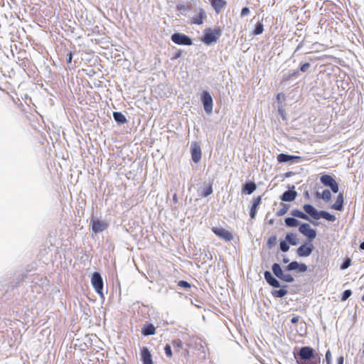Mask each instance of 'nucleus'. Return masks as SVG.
Returning <instances> with one entry per match:
<instances>
[{
	"instance_id": "nucleus-35",
	"label": "nucleus",
	"mask_w": 364,
	"mask_h": 364,
	"mask_svg": "<svg viewBox=\"0 0 364 364\" xmlns=\"http://www.w3.org/2000/svg\"><path fill=\"white\" fill-rule=\"evenodd\" d=\"M289 244L286 240H281L279 242V250L283 252H287L289 250Z\"/></svg>"
},
{
	"instance_id": "nucleus-60",
	"label": "nucleus",
	"mask_w": 364,
	"mask_h": 364,
	"mask_svg": "<svg viewBox=\"0 0 364 364\" xmlns=\"http://www.w3.org/2000/svg\"><path fill=\"white\" fill-rule=\"evenodd\" d=\"M305 196L309 198V192L308 191H306L305 193Z\"/></svg>"
},
{
	"instance_id": "nucleus-42",
	"label": "nucleus",
	"mask_w": 364,
	"mask_h": 364,
	"mask_svg": "<svg viewBox=\"0 0 364 364\" xmlns=\"http://www.w3.org/2000/svg\"><path fill=\"white\" fill-rule=\"evenodd\" d=\"M310 66H311V64L309 63H303L300 65L299 70H298L299 71V73L300 72L304 73L308 70V69L310 68Z\"/></svg>"
},
{
	"instance_id": "nucleus-59",
	"label": "nucleus",
	"mask_w": 364,
	"mask_h": 364,
	"mask_svg": "<svg viewBox=\"0 0 364 364\" xmlns=\"http://www.w3.org/2000/svg\"><path fill=\"white\" fill-rule=\"evenodd\" d=\"M188 6V11H190L191 9V5H186Z\"/></svg>"
},
{
	"instance_id": "nucleus-44",
	"label": "nucleus",
	"mask_w": 364,
	"mask_h": 364,
	"mask_svg": "<svg viewBox=\"0 0 364 364\" xmlns=\"http://www.w3.org/2000/svg\"><path fill=\"white\" fill-rule=\"evenodd\" d=\"M250 14V9L248 7H243L240 12V16L245 17Z\"/></svg>"
},
{
	"instance_id": "nucleus-24",
	"label": "nucleus",
	"mask_w": 364,
	"mask_h": 364,
	"mask_svg": "<svg viewBox=\"0 0 364 364\" xmlns=\"http://www.w3.org/2000/svg\"><path fill=\"white\" fill-rule=\"evenodd\" d=\"M141 333L145 336H152L156 333V328L151 323L144 324L141 328Z\"/></svg>"
},
{
	"instance_id": "nucleus-18",
	"label": "nucleus",
	"mask_w": 364,
	"mask_h": 364,
	"mask_svg": "<svg viewBox=\"0 0 364 364\" xmlns=\"http://www.w3.org/2000/svg\"><path fill=\"white\" fill-rule=\"evenodd\" d=\"M141 360L143 364H154L151 352L146 346L141 348Z\"/></svg>"
},
{
	"instance_id": "nucleus-40",
	"label": "nucleus",
	"mask_w": 364,
	"mask_h": 364,
	"mask_svg": "<svg viewBox=\"0 0 364 364\" xmlns=\"http://www.w3.org/2000/svg\"><path fill=\"white\" fill-rule=\"evenodd\" d=\"M178 286L186 289H190L191 287V284L185 280H180L178 282Z\"/></svg>"
},
{
	"instance_id": "nucleus-26",
	"label": "nucleus",
	"mask_w": 364,
	"mask_h": 364,
	"mask_svg": "<svg viewBox=\"0 0 364 364\" xmlns=\"http://www.w3.org/2000/svg\"><path fill=\"white\" fill-rule=\"evenodd\" d=\"M213 183L209 182L208 183H204V186L201 188L200 196L203 198H206L213 193Z\"/></svg>"
},
{
	"instance_id": "nucleus-16",
	"label": "nucleus",
	"mask_w": 364,
	"mask_h": 364,
	"mask_svg": "<svg viewBox=\"0 0 364 364\" xmlns=\"http://www.w3.org/2000/svg\"><path fill=\"white\" fill-rule=\"evenodd\" d=\"M196 11L197 12V14L191 18V23L201 25L203 24L204 19L207 17L206 12L201 7L196 9Z\"/></svg>"
},
{
	"instance_id": "nucleus-12",
	"label": "nucleus",
	"mask_w": 364,
	"mask_h": 364,
	"mask_svg": "<svg viewBox=\"0 0 364 364\" xmlns=\"http://www.w3.org/2000/svg\"><path fill=\"white\" fill-rule=\"evenodd\" d=\"M212 231L218 237L227 242H230L232 240L233 237L232 232L222 227H213Z\"/></svg>"
},
{
	"instance_id": "nucleus-54",
	"label": "nucleus",
	"mask_w": 364,
	"mask_h": 364,
	"mask_svg": "<svg viewBox=\"0 0 364 364\" xmlns=\"http://www.w3.org/2000/svg\"><path fill=\"white\" fill-rule=\"evenodd\" d=\"M204 258H206L208 260H211L213 257H212V255L210 253L209 254H205V257Z\"/></svg>"
},
{
	"instance_id": "nucleus-28",
	"label": "nucleus",
	"mask_w": 364,
	"mask_h": 364,
	"mask_svg": "<svg viewBox=\"0 0 364 364\" xmlns=\"http://www.w3.org/2000/svg\"><path fill=\"white\" fill-rule=\"evenodd\" d=\"M285 225L289 228H295L300 225L301 223L294 217H287L284 219Z\"/></svg>"
},
{
	"instance_id": "nucleus-15",
	"label": "nucleus",
	"mask_w": 364,
	"mask_h": 364,
	"mask_svg": "<svg viewBox=\"0 0 364 364\" xmlns=\"http://www.w3.org/2000/svg\"><path fill=\"white\" fill-rule=\"evenodd\" d=\"M296 196L297 192L295 191V186H291L282 194L280 199L284 202H291L296 199Z\"/></svg>"
},
{
	"instance_id": "nucleus-39",
	"label": "nucleus",
	"mask_w": 364,
	"mask_h": 364,
	"mask_svg": "<svg viewBox=\"0 0 364 364\" xmlns=\"http://www.w3.org/2000/svg\"><path fill=\"white\" fill-rule=\"evenodd\" d=\"M352 295V291L350 289L345 290L341 297L342 301H346Z\"/></svg>"
},
{
	"instance_id": "nucleus-45",
	"label": "nucleus",
	"mask_w": 364,
	"mask_h": 364,
	"mask_svg": "<svg viewBox=\"0 0 364 364\" xmlns=\"http://www.w3.org/2000/svg\"><path fill=\"white\" fill-rule=\"evenodd\" d=\"M325 359L327 364H331V353L330 350H328L325 355Z\"/></svg>"
},
{
	"instance_id": "nucleus-25",
	"label": "nucleus",
	"mask_w": 364,
	"mask_h": 364,
	"mask_svg": "<svg viewBox=\"0 0 364 364\" xmlns=\"http://www.w3.org/2000/svg\"><path fill=\"white\" fill-rule=\"evenodd\" d=\"M320 181L324 186L330 188L336 182V180L331 175L324 174L320 177Z\"/></svg>"
},
{
	"instance_id": "nucleus-57",
	"label": "nucleus",
	"mask_w": 364,
	"mask_h": 364,
	"mask_svg": "<svg viewBox=\"0 0 364 364\" xmlns=\"http://www.w3.org/2000/svg\"><path fill=\"white\" fill-rule=\"evenodd\" d=\"M274 218H271V219H269V220H268V224H269V225H273V224H274Z\"/></svg>"
},
{
	"instance_id": "nucleus-50",
	"label": "nucleus",
	"mask_w": 364,
	"mask_h": 364,
	"mask_svg": "<svg viewBox=\"0 0 364 364\" xmlns=\"http://www.w3.org/2000/svg\"><path fill=\"white\" fill-rule=\"evenodd\" d=\"M304 45V41H301L294 50V53L299 51Z\"/></svg>"
},
{
	"instance_id": "nucleus-8",
	"label": "nucleus",
	"mask_w": 364,
	"mask_h": 364,
	"mask_svg": "<svg viewBox=\"0 0 364 364\" xmlns=\"http://www.w3.org/2000/svg\"><path fill=\"white\" fill-rule=\"evenodd\" d=\"M171 41L177 44L182 46H191L193 44L192 38L182 33L176 32L171 36Z\"/></svg>"
},
{
	"instance_id": "nucleus-27",
	"label": "nucleus",
	"mask_w": 364,
	"mask_h": 364,
	"mask_svg": "<svg viewBox=\"0 0 364 364\" xmlns=\"http://www.w3.org/2000/svg\"><path fill=\"white\" fill-rule=\"evenodd\" d=\"M114 120L118 124H124L127 122L126 117L121 112H114L112 114Z\"/></svg>"
},
{
	"instance_id": "nucleus-23",
	"label": "nucleus",
	"mask_w": 364,
	"mask_h": 364,
	"mask_svg": "<svg viewBox=\"0 0 364 364\" xmlns=\"http://www.w3.org/2000/svg\"><path fill=\"white\" fill-rule=\"evenodd\" d=\"M343 204H344V198L343 193H340L336 198V202L331 205V208L342 211L343 209Z\"/></svg>"
},
{
	"instance_id": "nucleus-37",
	"label": "nucleus",
	"mask_w": 364,
	"mask_h": 364,
	"mask_svg": "<svg viewBox=\"0 0 364 364\" xmlns=\"http://www.w3.org/2000/svg\"><path fill=\"white\" fill-rule=\"evenodd\" d=\"M164 352L167 357L171 358L173 356L172 346L169 343H166L164 346Z\"/></svg>"
},
{
	"instance_id": "nucleus-58",
	"label": "nucleus",
	"mask_w": 364,
	"mask_h": 364,
	"mask_svg": "<svg viewBox=\"0 0 364 364\" xmlns=\"http://www.w3.org/2000/svg\"><path fill=\"white\" fill-rule=\"evenodd\" d=\"M359 247L360 250H364V241L360 242Z\"/></svg>"
},
{
	"instance_id": "nucleus-6",
	"label": "nucleus",
	"mask_w": 364,
	"mask_h": 364,
	"mask_svg": "<svg viewBox=\"0 0 364 364\" xmlns=\"http://www.w3.org/2000/svg\"><path fill=\"white\" fill-rule=\"evenodd\" d=\"M91 284L96 293L98 294L100 297L104 298L103 294V279L100 272H94L91 276Z\"/></svg>"
},
{
	"instance_id": "nucleus-34",
	"label": "nucleus",
	"mask_w": 364,
	"mask_h": 364,
	"mask_svg": "<svg viewBox=\"0 0 364 364\" xmlns=\"http://www.w3.org/2000/svg\"><path fill=\"white\" fill-rule=\"evenodd\" d=\"M281 205H282V208L281 209H279V210H277L276 213V215L277 216H283L284 215H285L287 213V211L289 208V205H288V204L282 203Z\"/></svg>"
},
{
	"instance_id": "nucleus-30",
	"label": "nucleus",
	"mask_w": 364,
	"mask_h": 364,
	"mask_svg": "<svg viewBox=\"0 0 364 364\" xmlns=\"http://www.w3.org/2000/svg\"><path fill=\"white\" fill-rule=\"evenodd\" d=\"M285 240L289 244V245L296 246L299 243V240L296 237V235L294 233H287L285 236Z\"/></svg>"
},
{
	"instance_id": "nucleus-41",
	"label": "nucleus",
	"mask_w": 364,
	"mask_h": 364,
	"mask_svg": "<svg viewBox=\"0 0 364 364\" xmlns=\"http://www.w3.org/2000/svg\"><path fill=\"white\" fill-rule=\"evenodd\" d=\"M176 10L180 11L181 14H184L188 11V6L182 4H176Z\"/></svg>"
},
{
	"instance_id": "nucleus-46",
	"label": "nucleus",
	"mask_w": 364,
	"mask_h": 364,
	"mask_svg": "<svg viewBox=\"0 0 364 364\" xmlns=\"http://www.w3.org/2000/svg\"><path fill=\"white\" fill-rule=\"evenodd\" d=\"M285 100V95L284 93H279L277 95V102L279 104V103H282V101Z\"/></svg>"
},
{
	"instance_id": "nucleus-62",
	"label": "nucleus",
	"mask_w": 364,
	"mask_h": 364,
	"mask_svg": "<svg viewBox=\"0 0 364 364\" xmlns=\"http://www.w3.org/2000/svg\"><path fill=\"white\" fill-rule=\"evenodd\" d=\"M363 353L364 354V349H363Z\"/></svg>"
},
{
	"instance_id": "nucleus-17",
	"label": "nucleus",
	"mask_w": 364,
	"mask_h": 364,
	"mask_svg": "<svg viewBox=\"0 0 364 364\" xmlns=\"http://www.w3.org/2000/svg\"><path fill=\"white\" fill-rule=\"evenodd\" d=\"M191 158L194 163H198L201 159L202 152L200 145L193 142L191 145Z\"/></svg>"
},
{
	"instance_id": "nucleus-4",
	"label": "nucleus",
	"mask_w": 364,
	"mask_h": 364,
	"mask_svg": "<svg viewBox=\"0 0 364 364\" xmlns=\"http://www.w3.org/2000/svg\"><path fill=\"white\" fill-rule=\"evenodd\" d=\"M223 33V29L218 26L213 29L206 28L203 31L202 41L208 46L216 43L220 38Z\"/></svg>"
},
{
	"instance_id": "nucleus-20",
	"label": "nucleus",
	"mask_w": 364,
	"mask_h": 364,
	"mask_svg": "<svg viewBox=\"0 0 364 364\" xmlns=\"http://www.w3.org/2000/svg\"><path fill=\"white\" fill-rule=\"evenodd\" d=\"M261 202H262V196H257V198L253 199V200L252 202L250 210V216L252 219L255 218V217L257 215L258 207L260 205Z\"/></svg>"
},
{
	"instance_id": "nucleus-3",
	"label": "nucleus",
	"mask_w": 364,
	"mask_h": 364,
	"mask_svg": "<svg viewBox=\"0 0 364 364\" xmlns=\"http://www.w3.org/2000/svg\"><path fill=\"white\" fill-rule=\"evenodd\" d=\"M304 211L307 215L311 217L314 220H319L323 218L328 222H334L336 218L334 215L330 213L326 210H318L311 204H304L303 205Z\"/></svg>"
},
{
	"instance_id": "nucleus-48",
	"label": "nucleus",
	"mask_w": 364,
	"mask_h": 364,
	"mask_svg": "<svg viewBox=\"0 0 364 364\" xmlns=\"http://www.w3.org/2000/svg\"><path fill=\"white\" fill-rule=\"evenodd\" d=\"M72 60H73V53H72V51L70 50L67 54V59H66L67 63L70 64L72 63Z\"/></svg>"
},
{
	"instance_id": "nucleus-2",
	"label": "nucleus",
	"mask_w": 364,
	"mask_h": 364,
	"mask_svg": "<svg viewBox=\"0 0 364 364\" xmlns=\"http://www.w3.org/2000/svg\"><path fill=\"white\" fill-rule=\"evenodd\" d=\"M264 278L269 286L274 288H280L279 289H274L271 291L272 295L274 298H282L288 294L287 289L288 286H282L279 281L269 271L266 270L264 272Z\"/></svg>"
},
{
	"instance_id": "nucleus-21",
	"label": "nucleus",
	"mask_w": 364,
	"mask_h": 364,
	"mask_svg": "<svg viewBox=\"0 0 364 364\" xmlns=\"http://www.w3.org/2000/svg\"><path fill=\"white\" fill-rule=\"evenodd\" d=\"M256 188L257 185L254 181H247L242 184V193L247 195H250L256 190Z\"/></svg>"
},
{
	"instance_id": "nucleus-32",
	"label": "nucleus",
	"mask_w": 364,
	"mask_h": 364,
	"mask_svg": "<svg viewBox=\"0 0 364 364\" xmlns=\"http://www.w3.org/2000/svg\"><path fill=\"white\" fill-rule=\"evenodd\" d=\"M299 75L300 73L299 70H294L291 73L284 75L282 79L284 81H289L293 78H297Z\"/></svg>"
},
{
	"instance_id": "nucleus-10",
	"label": "nucleus",
	"mask_w": 364,
	"mask_h": 364,
	"mask_svg": "<svg viewBox=\"0 0 364 364\" xmlns=\"http://www.w3.org/2000/svg\"><path fill=\"white\" fill-rule=\"evenodd\" d=\"M314 249V245L311 241L305 242L297 248L296 254L301 257H307L311 255Z\"/></svg>"
},
{
	"instance_id": "nucleus-33",
	"label": "nucleus",
	"mask_w": 364,
	"mask_h": 364,
	"mask_svg": "<svg viewBox=\"0 0 364 364\" xmlns=\"http://www.w3.org/2000/svg\"><path fill=\"white\" fill-rule=\"evenodd\" d=\"M182 341L178 338L173 340L171 344L172 348H173V350L176 353H178L180 351L181 348H182Z\"/></svg>"
},
{
	"instance_id": "nucleus-11",
	"label": "nucleus",
	"mask_w": 364,
	"mask_h": 364,
	"mask_svg": "<svg viewBox=\"0 0 364 364\" xmlns=\"http://www.w3.org/2000/svg\"><path fill=\"white\" fill-rule=\"evenodd\" d=\"M90 226L92 231L95 234L103 232L108 227L105 222L95 218H92L90 220Z\"/></svg>"
},
{
	"instance_id": "nucleus-7",
	"label": "nucleus",
	"mask_w": 364,
	"mask_h": 364,
	"mask_svg": "<svg viewBox=\"0 0 364 364\" xmlns=\"http://www.w3.org/2000/svg\"><path fill=\"white\" fill-rule=\"evenodd\" d=\"M200 101L206 114H210L213 112V100L208 90H204L200 95Z\"/></svg>"
},
{
	"instance_id": "nucleus-51",
	"label": "nucleus",
	"mask_w": 364,
	"mask_h": 364,
	"mask_svg": "<svg viewBox=\"0 0 364 364\" xmlns=\"http://www.w3.org/2000/svg\"><path fill=\"white\" fill-rule=\"evenodd\" d=\"M278 112H279V113L280 116H281L283 119H284V110L282 109V107H280V106H279V107H278Z\"/></svg>"
},
{
	"instance_id": "nucleus-38",
	"label": "nucleus",
	"mask_w": 364,
	"mask_h": 364,
	"mask_svg": "<svg viewBox=\"0 0 364 364\" xmlns=\"http://www.w3.org/2000/svg\"><path fill=\"white\" fill-rule=\"evenodd\" d=\"M350 264H351V259L349 257H348L343 260V262H342V264L340 266V269L341 270L346 269L350 266Z\"/></svg>"
},
{
	"instance_id": "nucleus-49",
	"label": "nucleus",
	"mask_w": 364,
	"mask_h": 364,
	"mask_svg": "<svg viewBox=\"0 0 364 364\" xmlns=\"http://www.w3.org/2000/svg\"><path fill=\"white\" fill-rule=\"evenodd\" d=\"M299 321V316H294V317L291 318V323L295 324V323H298Z\"/></svg>"
},
{
	"instance_id": "nucleus-22",
	"label": "nucleus",
	"mask_w": 364,
	"mask_h": 364,
	"mask_svg": "<svg viewBox=\"0 0 364 364\" xmlns=\"http://www.w3.org/2000/svg\"><path fill=\"white\" fill-rule=\"evenodd\" d=\"M210 4L215 12L219 14L226 6L227 1L225 0H210Z\"/></svg>"
},
{
	"instance_id": "nucleus-55",
	"label": "nucleus",
	"mask_w": 364,
	"mask_h": 364,
	"mask_svg": "<svg viewBox=\"0 0 364 364\" xmlns=\"http://www.w3.org/2000/svg\"><path fill=\"white\" fill-rule=\"evenodd\" d=\"M282 262L284 263V264H287L289 262V259L287 257H284L283 259H282Z\"/></svg>"
},
{
	"instance_id": "nucleus-14",
	"label": "nucleus",
	"mask_w": 364,
	"mask_h": 364,
	"mask_svg": "<svg viewBox=\"0 0 364 364\" xmlns=\"http://www.w3.org/2000/svg\"><path fill=\"white\" fill-rule=\"evenodd\" d=\"M308 267L304 263H299L297 261H292L285 267L286 271H297L299 273H304L306 272Z\"/></svg>"
},
{
	"instance_id": "nucleus-1",
	"label": "nucleus",
	"mask_w": 364,
	"mask_h": 364,
	"mask_svg": "<svg viewBox=\"0 0 364 364\" xmlns=\"http://www.w3.org/2000/svg\"><path fill=\"white\" fill-rule=\"evenodd\" d=\"M294 357L297 364H321L320 355L310 346H302L297 352L294 350Z\"/></svg>"
},
{
	"instance_id": "nucleus-53",
	"label": "nucleus",
	"mask_w": 364,
	"mask_h": 364,
	"mask_svg": "<svg viewBox=\"0 0 364 364\" xmlns=\"http://www.w3.org/2000/svg\"><path fill=\"white\" fill-rule=\"evenodd\" d=\"M294 174V172H292V171H288V172H287V173H284V177H285V178H289V177H291V176H293Z\"/></svg>"
},
{
	"instance_id": "nucleus-47",
	"label": "nucleus",
	"mask_w": 364,
	"mask_h": 364,
	"mask_svg": "<svg viewBox=\"0 0 364 364\" xmlns=\"http://www.w3.org/2000/svg\"><path fill=\"white\" fill-rule=\"evenodd\" d=\"M182 55V51L181 50H178L177 52H176L172 56V60H177L178 58H181Z\"/></svg>"
},
{
	"instance_id": "nucleus-31",
	"label": "nucleus",
	"mask_w": 364,
	"mask_h": 364,
	"mask_svg": "<svg viewBox=\"0 0 364 364\" xmlns=\"http://www.w3.org/2000/svg\"><path fill=\"white\" fill-rule=\"evenodd\" d=\"M264 25L262 21H258L255 25L252 31L253 35L258 36L263 33Z\"/></svg>"
},
{
	"instance_id": "nucleus-56",
	"label": "nucleus",
	"mask_w": 364,
	"mask_h": 364,
	"mask_svg": "<svg viewBox=\"0 0 364 364\" xmlns=\"http://www.w3.org/2000/svg\"><path fill=\"white\" fill-rule=\"evenodd\" d=\"M173 200L174 203H176L178 201V198H177V195L176 193H175L173 196Z\"/></svg>"
},
{
	"instance_id": "nucleus-19",
	"label": "nucleus",
	"mask_w": 364,
	"mask_h": 364,
	"mask_svg": "<svg viewBox=\"0 0 364 364\" xmlns=\"http://www.w3.org/2000/svg\"><path fill=\"white\" fill-rule=\"evenodd\" d=\"M291 215L294 217L295 218H300V219H303V220H307V221H309L311 224H313L314 225H318V223L316 222V221H314V220H311L310 219V217H309L307 215V214H306L304 212L301 211V210L299 209H294L291 211Z\"/></svg>"
},
{
	"instance_id": "nucleus-61",
	"label": "nucleus",
	"mask_w": 364,
	"mask_h": 364,
	"mask_svg": "<svg viewBox=\"0 0 364 364\" xmlns=\"http://www.w3.org/2000/svg\"><path fill=\"white\" fill-rule=\"evenodd\" d=\"M362 301H364V294L362 296Z\"/></svg>"
},
{
	"instance_id": "nucleus-52",
	"label": "nucleus",
	"mask_w": 364,
	"mask_h": 364,
	"mask_svg": "<svg viewBox=\"0 0 364 364\" xmlns=\"http://www.w3.org/2000/svg\"><path fill=\"white\" fill-rule=\"evenodd\" d=\"M344 358L343 356H340L337 358V364H343Z\"/></svg>"
},
{
	"instance_id": "nucleus-43",
	"label": "nucleus",
	"mask_w": 364,
	"mask_h": 364,
	"mask_svg": "<svg viewBox=\"0 0 364 364\" xmlns=\"http://www.w3.org/2000/svg\"><path fill=\"white\" fill-rule=\"evenodd\" d=\"M330 188L333 193H337L339 191L338 183L336 181L333 185L330 186Z\"/></svg>"
},
{
	"instance_id": "nucleus-5",
	"label": "nucleus",
	"mask_w": 364,
	"mask_h": 364,
	"mask_svg": "<svg viewBox=\"0 0 364 364\" xmlns=\"http://www.w3.org/2000/svg\"><path fill=\"white\" fill-rule=\"evenodd\" d=\"M272 271L274 277H277L283 282L291 283L294 281V277L290 274H285L279 263H274L272 265Z\"/></svg>"
},
{
	"instance_id": "nucleus-13",
	"label": "nucleus",
	"mask_w": 364,
	"mask_h": 364,
	"mask_svg": "<svg viewBox=\"0 0 364 364\" xmlns=\"http://www.w3.org/2000/svg\"><path fill=\"white\" fill-rule=\"evenodd\" d=\"M301 157L296 155L281 153L277 155V159L279 164L282 163H297L301 161Z\"/></svg>"
},
{
	"instance_id": "nucleus-36",
	"label": "nucleus",
	"mask_w": 364,
	"mask_h": 364,
	"mask_svg": "<svg viewBox=\"0 0 364 364\" xmlns=\"http://www.w3.org/2000/svg\"><path fill=\"white\" fill-rule=\"evenodd\" d=\"M277 241V237L276 235H272L271 237H269L267 240V243L268 248L269 249L273 248L276 245Z\"/></svg>"
},
{
	"instance_id": "nucleus-9",
	"label": "nucleus",
	"mask_w": 364,
	"mask_h": 364,
	"mask_svg": "<svg viewBox=\"0 0 364 364\" xmlns=\"http://www.w3.org/2000/svg\"><path fill=\"white\" fill-rule=\"evenodd\" d=\"M299 231L311 242L316 237V230L312 228L309 223H301L299 227Z\"/></svg>"
},
{
	"instance_id": "nucleus-29",
	"label": "nucleus",
	"mask_w": 364,
	"mask_h": 364,
	"mask_svg": "<svg viewBox=\"0 0 364 364\" xmlns=\"http://www.w3.org/2000/svg\"><path fill=\"white\" fill-rule=\"evenodd\" d=\"M315 195L317 198H321L326 202L330 201L331 198V193L328 189L323 190L321 193L317 191Z\"/></svg>"
}]
</instances>
